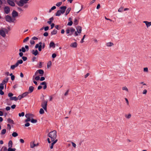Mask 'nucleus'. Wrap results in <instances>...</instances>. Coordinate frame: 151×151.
I'll list each match as a JSON object with an SVG mask.
<instances>
[{
  "label": "nucleus",
  "mask_w": 151,
  "mask_h": 151,
  "mask_svg": "<svg viewBox=\"0 0 151 151\" xmlns=\"http://www.w3.org/2000/svg\"><path fill=\"white\" fill-rule=\"evenodd\" d=\"M48 136L49 138L47 139V140L49 143H50L51 142L54 141L57 139V132L55 130L50 132L48 134Z\"/></svg>",
  "instance_id": "f257e3e1"
},
{
  "label": "nucleus",
  "mask_w": 151,
  "mask_h": 151,
  "mask_svg": "<svg viewBox=\"0 0 151 151\" xmlns=\"http://www.w3.org/2000/svg\"><path fill=\"white\" fill-rule=\"evenodd\" d=\"M75 29L73 27H70L67 28L66 30L67 34H68V36L72 35L73 33L75 32Z\"/></svg>",
  "instance_id": "f03ea898"
},
{
  "label": "nucleus",
  "mask_w": 151,
  "mask_h": 151,
  "mask_svg": "<svg viewBox=\"0 0 151 151\" xmlns=\"http://www.w3.org/2000/svg\"><path fill=\"white\" fill-rule=\"evenodd\" d=\"M25 116L27 119L25 120V122H27L30 121L33 118L34 115L32 114L28 113L25 114Z\"/></svg>",
  "instance_id": "7ed1b4c3"
},
{
  "label": "nucleus",
  "mask_w": 151,
  "mask_h": 151,
  "mask_svg": "<svg viewBox=\"0 0 151 151\" xmlns=\"http://www.w3.org/2000/svg\"><path fill=\"white\" fill-rule=\"evenodd\" d=\"M8 32L6 29L5 28H1L0 30V35L3 37H5L6 36V33Z\"/></svg>",
  "instance_id": "20e7f679"
},
{
  "label": "nucleus",
  "mask_w": 151,
  "mask_h": 151,
  "mask_svg": "<svg viewBox=\"0 0 151 151\" xmlns=\"http://www.w3.org/2000/svg\"><path fill=\"white\" fill-rule=\"evenodd\" d=\"M47 101L45 100H43L41 105V106L46 111H47Z\"/></svg>",
  "instance_id": "39448f33"
},
{
  "label": "nucleus",
  "mask_w": 151,
  "mask_h": 151,
  "mask_svg": "<svg viewBox=\"0 0 151 151\" xmlns=\"http://www.w3.org/2000/svg\"><path fill=\"white\" fill-rule=\"evenodd\" d=\"M76 29L77 32L75 31L74 33V35L76 36H77L78 35V33L79 34L81 33L82 31V28L80 26H78L77 27Z\"/></svg>",
  "instance_id": "423d86ee"
},
{
  "label": "nucleus",
  "mask_w": 151,
  "mask_h": 151,
  "mask_svg": "<svg viewBox=\"0 0 151 151\" xmlns=\"http://www.w3.org/2000/svg\"><path fill=\"white\" fill-rule=\"evenodd\" d=\"M6 20L9 22H13L15 20V18H12L10 16L7 15L6 17Z\"/></svg>",
  "instance_id": "0eeeda50"
},
{
  "label": "nucleus",
  "mask_w": 151,
  "mask_h": 151,
  "mask_svg": "<svg viewBox=\"0 0 151 151\" xmlns=\"http://www.w3.org/2000/svg\"><path fill=\"white\" fill-rule=\"evenodd\" d=\"M42 43L41 42H39V44H37L36 45L35 48H38V50L40 51H41L42 50Z\"/></svg>",
  "instance_id": "6e6552de"
},
{
  "label": "nucleus",
  "mask_w": 151,
  "mask_h": 151,
  "mask_svg": "<svg viewBox=\"0 0 151 151\" xmlns=\"http://www.w3.org/2000/svg\"><path fill=\"white\" fill-rule=\"evenodd\" d=\"M27 3L24 0H20L17 3V5L20 6H22L25 4Z\"/></svg>",
  "instance_id": "1a4fd4ad"
},
{
  "label": "nucleus",
  "mask_w": 151,
  "mask_h": 151,
  "mask_svg": "<svg viewBox=\"0 0 151 151\" xmlns=\"http://www.w3.org/2000/svg\"><path fill=\"white\" fill-rule=\"evenodd\" d=\"M38 73H39L40 75L41 76H42L44 74V72L43 70L41 69H39L37 70L35 73V75H37Z\"/></svg>",
  "instance_id": "9d476101"
},
{
  "label": "nucleus",
  "mask_w": 151,
  "mask_h": 151,
  "mask_svg": "<svg viewBox=\"0 0 151 151\" xmlns=\"http://www.w3.org/2000/svg\"><path fill=\"white\" fill-rule=\"evenodd\" d=\"M12 15L13 18H14L18 16V13L16 11L13 10L12 12Z\"/></svg>",
  "instance_id": "9b49d317"
},
{
  "label": "nucleus",
  "mask_w": 151,
  "mask_h": 151,
  "mask_svg": "<svg viewBox=\"0 0 151 151\" xmlns=\"http://www.w3.org/2000/svg\"><path fill=\"white\" fill-rule=\"evenodd\" d=\"M7 2L9 5L11 6H14L15 5L13 1L10 0H7Z\"/></svg>",
  "instance_id": "f8f14e48"
},
{
  "label": "nucleus",
  "mask_w": 151,
  "mask_h": 151,
  "mask_svg": "<svg viewBox=\"0 0 151 151\" xmlns=\"http://www.w3.org/2000/svg\"><path fill=\"white\" fill-rule=\"evenodd\" d=\"M30 145V147L31 148H34L35 147L38 146V144H35L34 141L31 142Z\"/></svg>",
  "instance_id": "ddd939ff"
},
{
  "label": "nucleus",
  "mask_w": 151,
  "mask_h": 151,
  "mask_svg": "<svg viewBox=\"0 0 151 151\" xmlns=\"http://www.w3.org/2000/svg\"><path fill=\"white\" fill-rule=\"evenodd\" d=\"M143 22L145 24L147 28L151 26V22H149L147 21H144Z\"/></svg>",
  "instance_id": "4468645a"
},
{
  "label": "nucleus",
  "mask_w": 151,
  "mask_h": 151,
  "mask_svg": "<svg viewBox=\"0 0 151 151\" xmlns=\"http://www.w3.org/2000/svg\"><path fill=\"white\" fill-rule=\"evenodd\" d=\"M58 141V139H56L55 141L51 142L52 143L50 145V149H52L53 148L54 145Z\"/></svg>",
  "instance_id": "2eb2a0df"
},
{
  "label": "nucleus",
  "mask_w": 151,
  "mask_h": 151,
  "mask_svg": "<svg viewBox=\"0 0 151 151\" xmlns=\"http://www.w3.org/2000/svg\"><path fill=\"white\" fill-rule=\"evenodd\" d=\"M4 11L6 14H8L10 12V8L9 7L6 6L4 8Z\"/></svg>",
  "instance_id": "dca6fc26"
},
{
  "label": "nucleus",
  "mask_w": 151,
  "mask_h": 151,
  "mask_svg": "<svg viewBox=\"0 0 151 151\" xmlns=\"http://www.w3.org/2000/svg\"><path fill=\"white\" fill-rule=\"evenodd\" d=\"M67 7L66 6H61L60 7V9H61L62 14H64L65 11V10Z\"/></svg>",
  "instance_id": "f3484780"
},
{
  "label": "nucleus",
  "mask_w": 151,
  "mask_h": 151,
  "mask_svg": "<svg viewBox=\"0 0 151 151\" xmlns=\"http://www.w3.org/2000/svg\"><path fill=\"white\" fill-rule=\"evenodd\" d=\"M31 52L32 54L35 56L37 55L38 54V51L37 50H32Z\"/></svg>",
  "instance_id": "a211bd4d"
},
{
  "label": "nucleus",
  "mask_w": 151,
  "mask_h": 151,
  "mask_svg": "<svg viewBox=\"0 0 151 151\" xmlns=\"http://www.w3.org/2000/svg\"><path fill=\"white\" fill-rule=\"evenodd\" d=\"M77 44L76 42L72 43L70 45V46L72 47L75 48L77 47Z\"/></svg>",
  "instance_id": "6ab92c4d"
},
{
  "label": "nucleus",
  "mask_w": 151,
  "mask_h": 151,
  "mask_svg": "<svg viewBox=\"0 0 151 151\" xmlns=\"http://www.w3.org/2000/svg\"><path fill=\"white\" fill-rule=\"evenodd\" d=\"M34 89V88L33 86H29V90H28V91H29L28 92H29V93H31L33 91Z\"/></svg>",
  "instance_id": "aec40b11"
},
{
  "label": "nucleus",
  "mask_w": 151,
  "mask_h": 151,
  "mask_svg": "<svg viewBox=\"0 0 151 151\" xmlns=\"http://www.w3.org/2000/svg\"><path fill=\"white\" fill-rule=\"evenodd\" d=\"M49 46L50 47H52L54 48L55 47V44L53 42H51L49 45Z\"/></svg>",
  "instance_id": "412c9836"
},
{
  "label": "nucleus",
  "mask_w": 151,
  "mask_h": 151,
  "mask_svg": "<svg viewBox=\"0 0 151 151\" xmlns=\"http://www.w3.org/2000/svg\"><path fill=\"white\" fill-rule=\"evenodd\" d=\"M106 45L107 47H109L113 46L114 45V44L112 42H107L106 43Z\"/></svg>",
  "instance_id": "4be33fe9"
},
{
  "label": "nucleus",
  "mask_w": 151,
  "mask_h": 151,
  "mask_svg": "<svg viewBox=\"0 0 151 151\" xmlns=\"http://www.w3.org/2000/svg\"><path fill=\"white\" fill-rule=\"evenodd\" d=\"M18 66V63H16L15 64L12 65L11 66L10 68L11 69L14 70L16 67H17Z\"/></svg>",
  "instance_id": "5701e85b"
},
{
  "label": "nucleus",
  "mask_w": 151,
  "mask_h": 151,
  "mask_svg": "<svg viewBox=\"0 0 151 151\" xmlns=\"http://www.w3.org/2000/svg\"><path fill=\"white\" fill-rule=\"evenodd\" d=\"M61 14H62L61 11L60 10H58L56 13L55 15L56 16H59L61 15Z\"/></svg>",
  "instance_id": "b1692460"
},
{
  "label": "nucleus",
  "mask_w": 151,
  "mask_h": 151,
  "mask_svg": "<svg viewBox=\"0 0 151 151\" xmlns=\"http://www.w3.org/2000/svg\"><path fill=\"white\" fill-rule=\"evenodd\" d=\"M131 116V114L130 113H129L128 114H126L125 115V118L127 119H129L130 118Z\"/></svg>",
  "instance_id": "393cba45"
},
{
  "label": "nucleus",
  "mask_w": 151,
  "mask_h": 151,
  "mask_svg": "<svg viewBox=\"0 0 151 151\" xmlns=\"http://www.w3.org/2000/svg\"><path fill=\"white\" fill-rule=\"evenodd\" d=\"M8 146L9 147H12V141H9L8 144Z\"/></svg>",
  "instance_id": "a878e982"
},
{
  "label": "nucleus",
  "mask_w": 151,
  "mask_h": 151,
  "mask_svg": "<svg viewBox=\"0 0 151 151\" xmlns=\"http://www.w3.org/2000/svg\"><path fill=\"white\" fill-rule=\"evenodd\" d=\"M51 65H52L51 62L50 61H49L47 63V68H50L51 67Z\"/></svg>",
  "instance_id": "bb28decb"
},
{
  "label": "nucleus",
  "mask_w": 151,
  "mask_h": 151,
  "mask_svg": "<svg viewBox=\"0 0 151 151\" xmlns=\"http://www.w3.org/2000/svg\"><path fill=\"white\" fill-rule=\"evenodd\" d=\"M9 80V78L8 77L4 79L2 81V83L4 84L8 82Z\"/></svg>",
  "instance_id": "cd10ccee"
},
{
  "label": "nucleus",
  "mask_w": 151,
  "mask_h": 151,
  "mask_svg": "<svg viewBox=\"0 0 151 151\" xmlns=\"http://www.w3.org/2000/svg\"><path fill=\"white\" fill-rule=\"evenodd\" d=\"M57 30L55 29H54L53 30V31L51 32V35H55L57 33Z\"/></svg>",
  "instance_id": "c85d7f7f"
},
{
  "label": "nucleus",
  "mask_w": 151,
  "mask_h": 151,
  "mask_svg": "<svg viewBox=\"0 0 151 151\" xmlns=\"http://www.w3.org/2000/svg\"><path fill=\"white\" fill-rule=\"evenodd\" d=\"M10 99L11 100H14V101H17V98L16 96L14 97H11L10 98Z\"/></svg>",
  "instance_id": "c756f323"
},
{
  "label": "nucleus",
  "mask_w": 151,
  "mask_h": 151,
  "mask_svg": "<svg viewBox=\"0 0 151 151\" xmlns=\"http://www.w3.org/2000/svg\"><path fill=\"white\" fill-rule=\"evenodd\" d=\"M71 10V8L70 7L68 8L66 10L65 14L67 15L68 14Z\"/></svg>",
  "instance_id": "7c9ffc66"
},
{
  "label": "nucleus",
  "mask_w": 151,
  "mask_h": 151,
  "mask_svg": "<svg viewBox=\"0 0 151 151\" xmlns=\"http://www.w3.org/2000/svg\"><path fill=\"white\" fill-rule=\"evenodd\" d=\"M29 93V92H24L23 93V94H22V96L23 97H24L26 96Z\"/></svg>",
  "instance_id": "2f4dec72"
},
{
  "label": "nucleus",
  "mask_w": 151,
  "mask_h": 151,
  "mask_svg": "<svg viewBox=\"0 0 151 151\" xmlns=\"http://www.w3.org/2000/svg\"><path fill=\"white\" fill-rule=\"evenodd\" d=\"M7 121L8 122L11 124H14V122L10 118H9L7 119Z\"/></svg>",
  "instance_id": "473e14b6"
},
{
  "label": "nucleus",
  "mask_w": 151,
  "mask_h": 151,
  "mask_svg": "<svg viewBox=\"0 0 151 151\" xmlns=\"http://www.w3.org/2000/svg\"><path fill=\"white\" fill-rule=\"evenodd\" d=\"M123 90H125L127 92H128V88L126 86L123 87L122 88Z\"/></svg>",
  "instance_id": "72a5a7b5"
},
{
  "label": "nucleus",
  "mask_w": 151,
  "mask_h": 151,
  "mask_svg": "<svg viewBox=\"0 0 151 151\" xmlns=\"http://www.w3.org/2000/svg\"><path fill=\"white\" fill-rule=\"evenodd\" d=\"M50 20L48 21L47 23L49 24H50L52 22V21L53 20V17H51L49 19Z\"/></svg>",
  "instance_id": "f704fd0d"
},
{
  "label": "nucleus",
  "mask_w": 151,
  "mask_h": 151,
  "mask_svg": "<svg viewBox=\"0 0 151 151\" xmlns=\"http://www.w3.org/2000/svg\"><path fill=\"white\" fill-rule=\"evenodd\" d=\"M1 151H7V148L5 147H2Z\"/></svg>",
  "instance_id": "c9c22d12"
},
{
  "label": "nucleus",
  "mask_w": 151,
  "mask_h": 151,
  "mask_svg": "<svg viewBox=\"0 0 151 151\" xmlns=\"http://www.w3.org/2000/svg\"><path fill=\"white\" fill-rule=\"evenodd\" d=\"M30 121H31V122L32 123H36L37 122V121L36 119H34L33 118H32Z\"/></svg>",
  "instance_id": "e433bc0d"
},
{
  "label": "nucleus",
  "mask_w": 151,
  "mask_h": 151,
  "mask_svg": "<svg viewBox=\"0 0 151 151\" xmlns=\"http://www.w3.org/2000/svg\"><path fill=\"white\" fill-rule=\"evenodd\" d=\"M18 134L15 132H14L12 134V135L14 137H16L18 136Z\"/></svg>",
  "instance_id": "4c0bfd02"
},
{
  "label": "nucleus",
  "mask_w": 151,
  "mask_h": 151,
  "mask_svg": "<svg viewBox=\"0 0 151 151\" xmlns=\"http://www.w3.org/2000/svg\"><path fill=\"white\" fill-rule=\"evenodd\" d=\"M39 113L40 114H42L44 113V111L43 109L41 108L40 109Z\"/></svg>",
  "instance_id": "58836bf2"
},
{
  "label": "nucleus",
  "mask_w": 151,
  "mask_h": 151,
  "mask_svg": "<svg viewBox=\"0 0 151 151\" xmlns=\"http://www.w3.org/2000/svg\"><path fill=\"white\" fill-rule=\"evenodd\" d=\"M21 51H22L23 52H25L26 51V49L24 47H23L21 49H19V52H21Z\"/></svg>",
  "instance_id": "ea45409f"
},
{
  "label": "nucleus",
  "mask_w": 151,
  "mask_h": 151,
  "mask_svg": "<svg viewBox=\"0 0 151 151\" xmlns=\"http://www.w3.org/2000/svg\"><path fill=\"white\" fill-rule=\"evenodd\" d=\"M23 63V61L22 60H18L17 62L16 63H18V65H19V64H22Z\"/></svg>",
  "instance_id": "a19ab883"
},
{
  "label": "nucleus",
  "mask_w": 151,
  "mask_h": 151,
  "mask_svg": "<svg viewBox=\"0 0 151 151\" xmlns=\"http://www.w3.org/2000/svg\"><path fill=\"white\" fill-rule=\"evenodd\" d=\"M11 147H9L8 149V151H15L16 150V149L15 148H11Z\"/></svg>",
  "instance_id": "79ce46f5"
},
{
  "label": "nucleus",
  "mask_w": 151,
  "mask_h": 151,
  "mask_svg": "<svg viewBox=\"0 0 151 151\" xmlns=\"http://www.w3.org/2000/svg\"><path fill=\"white\" fill-rule=\"evenodd\" d=\"M4 84L3 83H1L0 84V89L1 90H3L4 88Z\"/></svg>",
  "instance_id": "37998d69"
},
{
  "label": "nucleus",
  "mask_w": 151,
  "mask_h": 151,
  "mask_svg": "<svg viewBox=\"0 0 151 151\" xmlns=\"http://www.w3.org/2000/svg\"><path fill=\"white\" fill-rule=\"evenodd\" d=\"M143 71L145 72L148 73V68L147 67L145 68H143Z\"/></svg>",
  "instance_id": "c03bdc74"
},
{
  "label": "nucleus",
  "mask_w": 151,
  "mask_h": 151,
  "mask_svg": "<svg viewBox=\"0 0 151 151\" xmlns=\"http://www.w3.org/2000/svg\"><path fill=\"white\" fill-rule=\"evenodd\" d=\"M56 7L55 6H52L51 8V9L49 10V12H50L52 10H53L55 9H56Z\"/></svg>",
  "instance_id": "a18cd8bd"
},
{
  "label": "nucleus",
  "mask_w": 151,
  "mask_h": 151,
  "mask_svg": "<svg viewBox=\"0 0 151 151\" xmlns=\"http://www.w3.org/2000/svg\"><path fill=\"white\" fill-rule=\"evenodd\" d=\"M6 129H3L2 130L1 134H4L6 132Z\"/></svg>",
  "instance_id": "49530a36"
},
{
  "label": "nucleus",
  "mask_w": 151,
  "mask_h": 151,
  "mask_svg": "<svg viewBox=\"0 0 151 151\" xmlns=\"http://www.w3.org/2000/svg\"><path fill=\"white\" fill-rule=\"evenodd\" d=\"M123 7H121L119 9L118 11L119 12H121L123 11Z\"/></svg>",
  "instance_id": "de8ad7c7"
},
{
  "label": "nucleus",
  "mask_w": 151,
  "mask_h": 151,
  "mask_svg": "<svg viewBox=\"0 0 151 151\" xmlns=\"http://www.w3.org/2000/svg\"><path fill=\"white\" fill-rule=\"evenodd\" d=\"M24 112H22L21 113H19V116L21 117V116H24Z\"/></svg>",
  "instance_id": "09e8293b"
},
{
  "label": "nucleus",
  "mask_w": 151,
  "mask_h": 151,
  "mask_svg": "<svg viewBox=\"0 0 151 151\" xmlns=\"http://www.w3.org/2000/svg\"><path fill=\"white\" fill-rule=\"evenodd\" d=\"M74 24L76 25H77L78 24V21L77 19L76 18H75L74 20Z\"/></svg>",
  "instance_id": "8fccbe9b"
},
{
  "label": "nucleus",
  "mask_w": 151,
  "mask_h": 151,
  "mask_svg": "<svg viewBox=\"0 0 151 151\" xmlns=\"http://www.w3.org/2000/svg\"><path fill=\"white\" fill-rule=\"evenodd\" d=\"M62 4V2H59L58 3H57L56 5L57 6H60Z\"/></svg>",
  "instance_id": "3c124183"
},
{
  "label": "nucleus",
  "mask_w": 151,
  "mask_h": 151,
  "mask_svg": "<svg viewBox=\"0 0 151 151\" xmlns=\"http://www.w3.org/2000/svg\"><path fill=\"white\" fill-rule=\"evenodd\" d=\"M73 23V22L72 21H70L68 23L67 25L68 26H71L72 25Z\"/></svg>",
  "instance_id": "603ef678"
},
{
  "label": "nucleus",
  "mask_w": 151,
  "mask_h": 151,
  "mask_svg": "<svg viewBox=\"0 0 151 151\" xmlns=\"http://www.w3.org/2000/svg\"><path fill=\"white\" fill-rule=\"evenodd\" d=\"M29 39V37H27L26 38L24 39L23 40V42H26Z\"/></svg>",
  "instance_id": "864d4df0"
},
{
  "label": "nucleus",
  "mask_w": 151,
  "mask_h": 151,
  "mask_svg": "<svg viewBox=\"0 0 151 151\" xmlns=\"http://www.w3.org/2000/svg\"><path fill=\"white\" fill-rule=\"evenodd\" d=\"M85 36H86V35H84L83 36V37L82 38V39L81 41V43H83V42H84V40H84L85 38Z\"/></svg>",
  "instance_id": "5fc2aeb1"
},
{
  "label": "nucleus",
  "mask_w": 151,
  "mask_h": 151,
  "mask_svg": "<svg viewBox=\"0 0 151 151\" xmlns=\"http://www.w3.org/2000/svg\"><path fill=\"white\" fill-rule=\"evenodd\" d=\"M23 97L22 96V95H20L18 96V97L17 98V100L18 99H21Z\"/></svg>",
  "instance_id": "6e6d98bb"
},
{
  "label": "nucleus",
  "mask_w": 151,
  "mask_h": 151,
  "mask_svg": "<svg viewBox=\"0 0 151 151\" xmlns=\"http://www.w3.org/2000/svg\"><path fill=\"white\" fill-rule=\"evenodd\" d=\"M147 92V91L146 89H145L143 91L142 93L143 94H146Z\"/></svg>",
  "instance_id": "4d7b16f0"
},
{
  "label": "nucleus",
  "mask_w": 151,
  "mask_h": 151,
  "mask_svg": "<svg viewBox=\"0 0 151 151\" xmlns=\"http://www.w3.org/2000/svg\"><path fill=\"white\" fill-rule=\"evenodd\" d=\"M30 43L31 45H34L35 43V42L33 40H31L30 41Z\"/></svg>",
  "instance_id": "13d9d810"
},
{
  "label": "nucleus",
  "mask_w": 151,
  "mask_h": 151,
  "mask_svg": "<svg viewBox=\"0 0 151 151\" xmlns=\"http://www.w3.org/2000/svg\"><path fill=\"white\" fill-rule=\"evenodd\" d=\"M13 94L12 93H8V96L9 97H11L12 96H13Z\"/></svg>",
  "instance_id": "bf43d9fd"
},
{
  "label": "nucleus",
  "mask_w": 151,
  "mask_h": 151,
  "mask_svg": "<svg viewBox=\"0 0 151 151\" xmlns=\"http://www.w3.org/2000/svg\"><path fill=\"white\" fill-rule=\"evenodd\" d=\"M35 79L36 81L39 80L40 79V77L39 76H36L35 78Z\"/></svg>",
  "instance_id": "052dcab7"
},
{
  "label": "nucleus",
  "mask_w": 151,
  "mask_h": 151,
  "mask_svg": "<svg viewBox=\"0 0 151 151\" xmlns=\"http://www.w3.org/2000/svg\"><path fill=\"white\" fill-rule=\"evenodd\" d=\"M4 94V92L2 91V90L0 89V94L1 95H3Z\"/></svg>",
  "instance_id": "680f3d73"
},
{
  "label": "nucleus",
  "mask_w": 151,
  "mask_h": 151,
  "mask_svg": "<svg viewBox=\"0 0 151 151\" xmlns=\"http://www.w3.org/2000/svg\"><path fill=\"white\" fill-rule=\"evenodd\" d=\"M49 27L48 26H46V27H45L44 29V30L45 31H47V30H48L49 29Z\"/></svg>",
  "instance_id": "e2e57ef3"
},
{
  "label": "nucleus",
  "mask_w": 151,
  "mask_h": 151,
  "mask_svg": "<svg viewBox=\"0 0 151 151\" xmlns=\"http://www.w3.org/2000/svg\"><path fill=\"white\" fill-rule=\"evenodd\" d=\"M48 34L47 32H45L43 34V35L44 36L47 37V36H48Z\"/></svg>",
  "instance_id": "0e129e2a"
},
{
  "label": "nucleus",
  "mask_w": 151,
  "mask_h": 151,
  "mask_svg": "<svg viewBox=\"0 0 151 151\" xmlns=\"http://www.w3.org/2000/svg\"><path fill=\"white\" fill-rule=\"evenodd\" d=\"M22 59L24 61H26L27 59V58L25 56L22 57Z\"/></svg>",
  "instance_id": "69168bd1"
},
{
  "label": "nucleus",
  "mask_w": 151,
  "mask_h": 151,
  "mask_svg": "<svg viewBox=\"0 0 151 151\" xmlns=\"http://www.w3.org/2000/svg\"><path fill=\"white\" fill-rule=\"evenodd\" d=\"M24 125L25 127H28L30 125V124L28 122H27L26 124H25Z\"/></svg>",
  "instance_id": "338daca9"
},
{
  "label": "nucleus",
  "mask_w": 151,
  "mask_h": 151,
  "mask_svg": "<svg viewBox=\"0 0 151 151\" xmlns=\"http://www.w3.org/2000/svg\"><path fill=\"white\" fill-rule=\"evenodd\" d=\"M56 56V55L55 53H53L52 55V57L53 58H55Z\"/></svg>",
  "instance_id": "774afa93"
}]
</instances>
